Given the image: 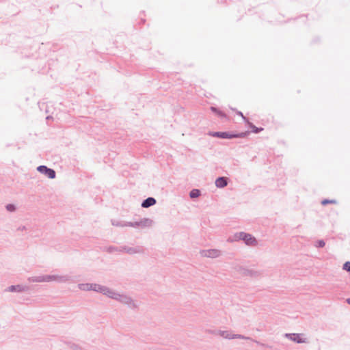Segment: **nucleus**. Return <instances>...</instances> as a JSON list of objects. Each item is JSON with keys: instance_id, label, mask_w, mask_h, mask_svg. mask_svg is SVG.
Here are the masks:
<instances>
[{"instance_id": "nucleus-11", "label": "nucleus", "mask_w": 350, "mask_h": 350, "mask_svg": "<svg viewBox=\"0 0 350 350\" xmlns=\"http://www.w3.org/2000/svg\"><path fill=\"white\" fill-rule=\"evenodd\" d=\"M200 192L198 189H193L191 192H190V197L193 198H197L200 196Z\"/></svg>"}, {"instance_id": "nucleus-12", "label": "nucleus", "mask_w": 350, "mask_h": 350, "mask_svg": "<svg viewBox=\"0 0 350 350\" xmlns=\"http://www.w3.org/2000/svg\"><path fill=\"white\" fill-rule=\"evenodd\" d=\"M336 201L335 200H323L322 202H321V204L323 205H326L327 204H336Z\"/></svg>"}, {"instance_id": "nucleus-1", "label": "nucleus", "mask_w": 350, "mask_h": 350, "mask_svg": "<svg viewBox=\"0 0 350 350\" xmlns=\"http://www.w3.org/2000/svg\"><path fill=\"white\" fill-rule=\"evenodd\" d=\"M92 290L97 291V292H100V293H103L104 295H108L109 297L115 298V299H117V297L118 296V294L113 292L110 289H109L105 286H102L100 285L96 284H93V288H92Z\"/></svg>"}, {"instance_id": "nucleus-7", "label": "nucleus", "mask_w": 350, "mask_h": 350, "mask_svg": "<svg viewBox=\"0 0 350 350\" xmlns=\"http://www.w3.org/2000/svg\"><path fill=\"white\" fill-rule=\"evenodd\" d=\"M203 254L207 257L214 258L219 256V252L216 250H210L203 252Z\"/></svg>"}, {"instance_id": "nucleus-3", "label": "nucleus", "mask_w": 350, "mask_h": 350, "mask_svg": "<svg viewBox=\"0 0 350 350\" xmlns=\"http://www.w3.org/2000/svg\"><path fill=\"white\" fill-rule=\"evenodd\" d=\"M247 133H241L237 135H229L226 132H217L212 134L213 136L218 137L220 138H231V137H244L247 135Z\"/></svg>"}, {"instance_id": "nucleus-10", "label": "nucleus", "mask_w": 350, "mask_h": 350, "mask_svg": "<svg viewBox=\"0 0 350 350\" xmlns=\"http://www.w3.org/2000/svg\"><path fill=\"white\" fill-rule=\"evenodd\" d=\"M79 288L83 291H92V288H93V284H80Z\"/></svg>"}, {"instance_id": "nucleus-16", "label": "nucleus", "mask_w": 350, "mask_h": 350, "mask_svg": "<svg viewBox=\"0 0 350 350\" xmlns=\"http://www.w3.org/2000/svg\"><path fill=\"white\" fill-rule=\"evenodd\" d=\"M317 246L320 247H323L325 246V242L322 240H320L317 242Z\"/></svg>"}, {"instance_id": "nucleus-5", "label": "nucleus", "mask_w": 350, "mask_h": 350, "mask_svg": "<svg viewBox=\"0 0 350 350\" xmlns=\"http://www.w3.org/2000/svg\"><path fill=\"white\" fill-rule=\"evenodd\" d=\"M288 336L291 340L295 341L297 342H299V343L306 342L305 338H304V337L301 334H290Z\"/></svg>"}, {"instance_id": "nucleus-2", "label": "nucleus", "mask_w": 350, "mask_h": 350, "mask_svg": "<svg viewBox=\"0 0 350 350\" xmlns=\"http://www.w3.org/2000/svg\"><path fill=\"white\" fill-rule=\"evenodd\" d=\"M236 236L238 239L243 240L248 245H255L256 244V239L251 234L240 232Z\"/></svg>"}, {"instance_id": "nucleus-15", "label": "nucleus", "mask_w": 350, "mask_h": 350, "mask_svg": "<svg viewBox=\"0 0 350 350\" xmlns=\"http://www.w3.org/2000/svg\"><path fill=\"white\" fill-rule=\"evenodd\" d=\"M7 209L9 211H14L15 209V207L14 205L12 204H8L7 206H6Z\"/></svg>"}, {"instance_id": "nucleus-18", "label": "nucleus", "mask_w": 350, "mask_h": 350, "mask_svg": "<svg viewBox=\"0 0 350 350\" xmlns=\"http://www.w3.org/2000/svg\"><path fill=\"white\" fill-rule=\"evenodd\" d=\"M347 301V303H348L349 304H350V299H348Z\"/></svg>"}, {"instance_id": "nucleus-14", "label": "nucleus", "mask_w": 350, "mask_h": 350, "mask_svg": "<svg viewBox=\"0 0 350 350\" xmlns=\"http://www.w3.org/2000/svg\"><path fill=\"white\" fill-rule=\"evenodd\" d=\"M252 129H253V130H252V131H253V132H254V133H258L259 131H262V130H263V129H262V128L258 129V128H257V127H256V126H252Z\"/></svg>"}, {"instance_id": "nucleus-8", "label": "nucleus", "mask_w": 350, "mask_h": 350, "mask_svg": "<svg viewBox=\"0 0 350 350\" xmlns=\"http://www.w3.org/2000/svg\"><path fill=\"white\" fill-rule=\"evenodd\" d=\"M155 203L156 200L153 198H148L143 202L142 206L144 208H148L154 205Z\"/></svg>"}, {"instance_id": "nucleus-13", "label": "nucleus", "mask_w": 350, "mask_h": 350, "mask_svg": "<svg viewBox=\"0 0 350 350\" xmlns=\"http://www.w3.org/2000/svg\"><path fill=\"white\" fill-rule=\"evenodd\" d=\"M343 269L350 272V262H346L343 265Z\"/></svg>"}, {"instance_id": "nucleus-4", "label": "nucleus", "mask_w": 350, "mask_h": 350, "mask_svg": "<svg viewBox=\"0 0 350 350\" xmlns=\"http://www.w3.org/2000/svg\"><path fill=\"white\" fill-rule=\"evenodd\" d=\"M38 170L46 175L49 178H54L55 177V172L53 170L48 168L44 165H40L38 167Z\"/></svg>"}, {"instance_id": "nucleus-9", "label": "nucleus", "mask_w": 350, "mask_h": 350, "mask_svg": "<svg viewBox=\"0 0 350 350\" xmlns=\"http://www.w3.org/2000/svg\"><path fill=\"white\" fill-rule=\"evenodd\" d=\"M25 290V288L21 286V285H16V286H11L8 288V291L10 292H21Z\"/></svg>"}, {"instance_id": "nucleus-6", "label": "nucleus", "mask_w": 350, "mask_h": 350, "mask_svg": "<svg viewBox=\"0 0 350 350\" xmlns=\"http://www.w3.org/2000/svg\"><path fill=\"white\" fill-rule=\"evenodd\" d=\"M227 179L224 177L218 178L215 180V185L217 187L222 188L227 185Z\"/></svg>"}, {"instance_id": "nucleus-17", "label": "nucleus", "mask_w": 350, "mask_h": 350, "mask_svg": "<svg viewBox=\"0 0 350 350\" xmlns=\"http://www.w3.org/2000/svg\"><path fill=\"white\" fill-rule=\"evenodd\" d=\"M209 109L213 110V109H217L216 107L211 106Z\"/></svg>"}]
</instances>
